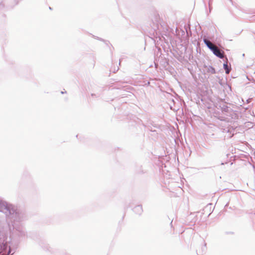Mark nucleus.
<instances>
[{"label":"nucleus","mask_w":255,"mask_h":255,"mask_svg":"<svg viewBox=\"0 0 255 255\" xmlns=\"http://www.w3.org/2000/svg\"><path fill=\"white\" fill-rule=\"evenodd\" d=\"M142 211V209L141 206H137L134 209V212L138 214H140Z\"/></svg>","instance_id":"nucleus-2"},{"label":"nucleus","mask_w":255,"mask_h":255,"mask_svg":"<svg viewBox=\"0 0 255 255\" xmlns=\"http://www.w3.org/2000/svg\"><path fill=\"white\" fill-rule=\"evenodd\" d=\"M224 68L225 70H226V73L227 74H229L230 72V69L228 68V66L227 64H224Z\"/></svg>","instance_id":"nucleus-3"},{"label":"nucleus","mask_w":255,"mask_h":255,"mask_svg":"<svg viewBox=\"0 0 255 255\" xmlns=\"http://www.w3.org/2000/svg\"><path fill=\"white\" fill-rule=\"evenodd\" d=\"M204 42L216 56L220 58L224 57V52L223 51H221L216 46L206 39H204Z\"/></svg>","instance_id":"nucleus-1"}]
</instances>
